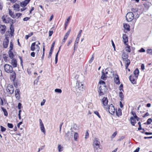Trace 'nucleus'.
<instances>
[{
    "instance_id": "23",
    "label": "nucleus",
    "mask_w": 152,
    "mask_h": 152,
    "mask_svg": "<svg viewBox=\"0 0 152 152\" xmlns=\"http://www.w3.org/2000/svg\"><path fill=\"white\" fill-rule=\"evenodd\" d=\"M19 5L17 4H15L13 5L14 10L17 11H19L20 10Z\"/></svg>"
},
{
    "instance_id": "2",
    "label": "nucleus",
    "mask_w": 152,
    "mask_h": 152,
    "mask_svg": "<svg viewBox=\"0 0 152 152\" xmlns=\"http://www.w3.org/2000/svg\"><path fill=\"white\" fill-rule=\"evenodd\" d=\"M99 84L100 85L98 90L99 95H104L107 92V87L106 86L105 82L103 80H100L99 82Z\"/></svg>"
},
{
    "instance_id": "43",
    "label": "nucleus",
    "mask_w": 152,
    "mask_h": 152,
    "mask_svg": "<svg viewBox=\"0 0 152 152\" xmlns=\"http://www.w3.org/2000/svg\"><path fill=\"white\" fill-rule=\"evenodd\" d=\"M117 134V132L115 131V132L112 135V136L111 137V139H113L116 136V135Z\"/></svg>"
},
{
    "instance_id": "51",
    "label": "nucleus",
    "mask_w": 152,
    "mask_h": 152,
    "mask_svg": "<svg viewBox=\"0 0 152 152\" xmlns=\"http://www.w3.org/2000/svg\"><path fill=\"white\" fill-rule=\"evenodd\" d=\"M152 121V119L151 118H149L148 119L147 121V123L148 124H149L151 123Z\"/></svg>"
},
{
    "instance_id": "3",
    "label": "nucleus",
    "mask_w": 152,
    "mask_h": 152,
    "mask_svg": "<svg viewBox=\"0 0 152 152\" xmlns=\"http://www.w3.org/2000/svg\"><path fill=\"white\" fill-rule=\"evenodd\" d=\"M131 11H132L131 12L134 13L135 19L138 18L140 15L142 13L140 6H139L138 8H136L134 7H132Z\"/></svg>"
},
{
    "instance_id": "56",
    "label": "nucleus",
    "mask_w": 152,
    "mask_h": 152,
    "mask_svg": "<svg viewBox=\"0 0 152 152\" xmlns=\"http://www.w3.org/2000/svg\"><path fill=\"white\" fill-rule=\"evenodd\" d=\"M30 19V17H26L24 18L23 19V20L24 21H27Z\"/></svg>"
},
{
    "instance_id": "4",
    "label": "nucleus",
    "mask_w": 152,
    "mask_h": 152,
    "mask_svg": "<svg viewBox=\"0 0 152 152\" xmlns=\"http://www.w3.org/2000/svg\"><path fill=\"white\" fill-rule=\"evenodd\" d=\"M40 43L39 41H37L32 43L30 47V50L31 51H35L36 53L38 54L40 50Z\"/></svg>"
},
{
    "instance_id": "28",
    "label": "nucleus",
    "mask_w": 152,
    "mask_h": 152,
    "mask_svg": "<svg viewBox=\"0 0 152 152\" xmlns=\"http://www.w3.org/2000/svg\"><path fill=\"white\" fill-rule=\"evenodd\" d=\"M102 75L101 77V78L104 80H105V79L107 78V75H105V74L104 73V71H102Z\"/></svg>"
},
{
    "instance_id": "36",
    "label": "nucleus",
    "mask_w": 152,
    "mask_h": 152,
    "mask_svg": "<svg viewBox=\"0 0 152 152\" xmlns=\"http://www.w3.org/2000/svg\"><path fill=\"white\" fill-rule=\"evenodd\" d=\"M1 109L4 112V115L6 116H7L8 114L6 110L3 107H1Z\"/></svg>"
},
{
    "instance_id": "48",
    "label": "nucleus",
    "mask_w": 152,
    "mask_h": 152,
    "mask_svg": "<svg viewBox=\"0 0 152 152\" xmlns=\"http://www.w3.org/2000/svg\"><path fill=\"white\" fill-rule=\"evenodd\" d=\"M22 14L21 13H16L15 15V18L17 17V18H19L21 15Z\"/></svg>"
},
{
    "instance_id": "11",
    "label": "nucleus",
    "mask_w": 152,
    "mask_h": 152,
    "mask_svg": "<svg viewBox=\"0 0 152 152\" xmlns=\"http://www.w3.org/2000/svg\"><path fill=\"white\" fill-rule=\"evenodd\" d=\"M100 142L96 138L94 140L93 145L95 150H98L99 148Z\"/></svg>"
},
{
    "instance_id": "29",
    "label": "nucleus",
    "mask_w": 152,
    "mask_h": 152,
    "mask_svg": "<svg viewBox=\"0 0 152 152\" xmlns=\"http://www.w3.org/2000/svg\"><path fill=\"white\" fill-rule=\"evenodd\" d=\"M139 71L137 68L136 69L134 72V76H136V77H138L139 75Z\"/></svg>"
},
{
    "instance_id": "32",
    "label": "nucleus",
    "mask_w": 152,
    "mask_h": 152,
    "mask_svg": "<svg viewBox=\"0 0 152 152\" xmlns=\"http://www.w3.org/2000/svg\"><path fill=\"white\" fill-rule=\"evenodd\" d=\"M13 35H14V34ZM12 36H11V34H10V31H7L6 32V34L5 35V38H6V37H7V38L9 39V37H11Z\"/></svg>"
},
{
    "instance_id": "16",
    "label": "nucleus",
    "mask_w": 152,
    "mask_h": 152,
    "mask_svg": "<svg viewBox=\"0 0 152 152\" xmlns=\"http://www.w3.org/2000/svg\"><path fill=\"white\" fill-rule=\"evenodd\" d=\"M15 96L17 99L19 100L20 99V92L19 89H15Z\"/></svg>"
},
{
    "instance_id": "41",
    "label": "nucleus",
    "mask_w": 152,
    "mask_h": 152,
    "mask_svg": "<svg viewBox=\"0 0 152 152\" xmlns=\"http://www.w3.org/2000/svg\"><path fill=\"white\" fill-rule=\"evenodd\" d=\"M40 129L41 131L43 132L44 134H45V128L44 125L42 126H40Z\"/></svg>"
},
{
    "instance_id": "55",
    "label": "nucleus",
    "mask_w": 152,
    "mask_h": 152,
    "mask_svg": "<svg viewBox=\"0 0 152 152\" xmlns=\"http://www.w3.org/2000/svg\"><path fill=\"white\" fill-rule=\"evenodd\" d=\"M138 51L141 53L144 52H145V50L143 48H141Z\"/></svg>"
},
{
    "instance_id": "19",
    "label": "nucleus",
    "mask_w": 152,
    "mask_h": 152,
    "mask_svg": "<svg viewBox=\"0 0 152 152\" xmlns=\"http://www.w3.org/2000/svg\"><path fill=\"white\" fill-rule=\"evenodd\" d=\"M55 42L54 41L52 43L50 52L49 53L48 57H51L52 54V52L53 50L55 44Z\"/></svg>"
},
{
    "instance_id": "63",
    "label": "nucleus",
    "mask_w": 152,
    "mask_h": 152,
    "mask_svg": "<svg viewBox=\"0 0 152 152\" xmlns=\"http://www.w3.org/2000/svg\"><path fill=\"white\" fill-rule=\"evenodd\" d=\"M45 100L44 99L42 101L41 103V106H42L45 103Z\"/></svg>"
},
{
    "instance_id": "49",
    "label": "nucleus",
    "mask_w": 152,
    "mask_h": 152,
    "mask_svg": "<svg viewBox=\"0 0 152 152\" xmlns=\"http://www.w3.org/2000/svg\"><path fill=\"white\" fill-rule=\"evenodd\" d=\"M94 113L99 118H101V116L100 115L99 113L97 111H94Z\"/></svg>"
},
{
    "instance_id": "5",
    "label": "nucleus",
    "mask_w": 152,
    "mask_h": 152,
    "mask_svg": "<svg viewBox=\"0 0 152 152\" xmlns=\"http://www.w3.org/2000/svg\"><path fill=\"white\" fill-rule=\"evenodd\" d=\"M128 55L125 52L123 53L121 55V57L123 61H125V66L126 68L128 67L130 64V61L129 59H128Z\"/></svg>"
},
{
    "instance_id": "15",
    "label": "nucleus",
    "mask_w": 152,
    "mask_h": 152,
    "mask_svg": "<svg viewBox=\"0 0 152 152\" xmlns=\"http://www.w3.org/2000/svg\"><path fill=\"white\" fill-rule=\"evenodd\" d=\"M138 77L131 75L129 77V79L131 83L133 84H136L137 83V79Z\"/></svg>"
},
{
    "instance_id": "10",
    "label": "nucleus",
    "mask_w": 152,
    "mask_h": 152,
    "mask_svg": "<svg viewBox=\"0 0 152 152\" xmlns=\"http://www.w3.org/2000/svg\"><path fill=\"white\" fill-rule=\"evenodd\" d=\"M108 99L107 97H103L102 99V103L103 106L106 110H107L108 109L107 104L108 103Z\"/></svg>"
},
{
    "instance_id": "17",
    "label": "nucleus",
    "mask_w": 152,
    "mask_h": 152,
    "mask_svg": "<svg viewBox=\"0 0 152 152\" xmlns=\"http://www.w3.org/2000/svg\"><path fill=\"white\" fill-rule=\"evenodd\" d=\"M7 30V27L6 26L4 25H0V33L3 34H4Z\"/></svg>"
},
{
    "instance_id": "58",
    "label": "nucleus",
    "mask_w": 152,
    "mask_h": 152,
    "mask_svg": "<svg viewBox=\"0 0 152 152\" xmlns=\"http://www.w3.org/2000/svg\"><path fill=\"white\" fill-rule=\"evenodd\" d=\"M123 85L122 84H121L119 87V90L120 91L122 90L123 91H124V90L123 89Z\"/></svg>"
},
{
    "instance_id": "31",
    "label": "nucleus",
    "mask_w": 152,
    "mask_h": 152,
    "mask_svg": "<svg viewBox=\"0 0 152 152\" xmlns=\"http://www.w3.org/2000/svg\"><path fill=\"white\" fill-rule=\"evenodd\" d=\"M125 45H126V46L125 47L126 51L128 53H130L131 50L130 46L128 44Z\"/></svg>"
},
{
    "instance_id": "59",
    "label": "nucleus",
    "mask_w": 152,
    "mask_h": 152,
    "mask_svg": "<svg viewBox=\"0 0 152 152\" xmlns=\"http://www.w3.org/2000/svg\"><path fill=\"white\" fill-rule=\"evenodd\" d=\"M78 42L79 41H78L77 42V41H76V40H75V44H74V50L75 49V47H77V44H78Z\"/></svg>"
},
{
    "instance_id": "47",
    "label": "nucleus",
    "mask_w": 152,
    "mask_h": 152,
    "mask_svg": "<svg viewBox=\"0 0 152 152\" xmlns=\"http://www.w3.org/2000/svg\"><path fill=\"white\" fill-rule=\"evenodd\" d=\"M0 128H1V131L2 132H5L6 130V128L2 126H0Z\"/></svg>"
},
{
    "instance_id": "25",
    "label": "nucleus",
    "mask_w": 152,
    "mask_h": 152,
    "mask_svg": "<svg viewBox=\"0 0 152 152\" xmlns=\"http://www.w3.org/2000/svg\"><path fill=\"white\" fill-rule=\"evenodd\" d=\"M115 112L116 115L117 116L119 117L122 115L121 110L120 108H118L117 110H116Z\"/></svg>"
},
{
    "instance_id": "21",
    "label": "nucleus",
    "mask_w": 152,
    "mask_h": 152,
    "mask_svg": "<svg viewBox=\"0 0 152 152\" xmlns=\"http://www.w3.org/2000/svg\"><path fill=\"white\" fill-rule=\"evenodd\" d=\"M16 77V74L15 72L14 71H13V72L12 73V74L10 76V78L12 81H14L15 80Z\"/></svg>"
},
{
    "instance_id": "35",
    "label": "nucleus",
    "mask_w": 152,
    "mask_h": 152,
    "mask_svg": "<svg viewBox=\"0 0 152 152\" xmlns=\"http://www.w3.org/2000/svg\"><path fill=\"white\" fill-rule=\"evenodd\" d=\"M61 47V46L59 47V50H58V52L56 53V57H55V63H56V64L57 62L58 57V53L60 50Z\"/></svg>"
},
{
    "instance_id": "61",
    "label": "nucleus",
    "mask_w": 152,
    "mask_h": 152,
    "mask_svg": "<svg viewBox=\"0 0 152 152\" xmlns=\"http://www.w3.org/2000/svg\"><path fill=\"white\" fill-rule=\"evenodd\" d=\"M69 132H68L66 133L65 134V136L66 137H68L69 136Z\"/></svg>"
},
{
    "instance_id": "30",
    "label": "nucleus",
    "mask_w": 152,
    "mask_h": 152,
    "mask_svg": "<svg viewBox=\"0 0 152 152\" xmlns=\"http://www.w3.org/2000/svg\"><path fill=\"white\" fill-rule=\"evenodd\" d=\"M9 15L11 17L14 18H15V15L14 14V12H12V11L9 9Z\"/></svg>"
},
{
    "instance_id": "14",
    "label": "nucleus",
    "mask_w": 152,
    "mask_h": 152,
    "mask_svg": "<svg viewBox=\"0 0 152 152\" xmlns=\"http://www.w3.org/2000/svg\"><path fill=\"white\" fill-rule=\"evenodd\" d=\"M113 76L115 83L117 84H119L120 82L118 75L117 73L113 74Z\"/></svg>"
},
{
    "instance_id": "44",
    "label": "nucleus",
    "mask_w": 152,
    "mask_h": 152,
    "mask_svg": "<svg viewBox=\"0 0 152 152\" xmlns=\"http://www.w3.org/2000/svg\"><path fill=\"white\" fill-rule=\"evenodd\" d=\"M94 54H93L91 57V58L90 59V60L89 61V64H91V63L93 62L94 58Z\"/></svg>"
},
{
    "instance_id": "20",
    "label": "nucleus",
    "mask_w": 152,
    "mask_h": 152,
    "mask_svg": "<svg viewBox=\"0 0 152 152\" xmlns=\"http://www.w3.org/2000/svg\"><path fill=\"white\" fill-rule=\"evenodd\" d=\"M11 64L13 67H16L17 66V61L15 59H12L11 60Z\"/></svg>"
},
{
    "instance_id": "46",
    "label": "nucleus",
    "mask_w": 152,
    "mask_h": 152,
    "mask_svg": "<svg viewBox=\"0 0 152 152\" xmlns=\"http://www.w3.org/2000/svg\"><path fill=\"white\" fill-rule=\"evenodd\" d=\"M146 52L148 54H152V49H148L146 50Z\"/></svg>"
},
{
    "instance_id": "50",
    "label": "nucleus",
    "mask_w": 152,
    "mask_h": 152,
    "mask_svg": "<svg viewBox=\"0 0 152 152\" xmlns=\"http://www.w3.org/2000/svg\"><path fill=\"white\" fill-rule=\"evenodd\" d=\"M55 91L56 92H57L59 93H61L62 92V91L60 89H56L55 90Z\"/></svg>"
},
{
    "instance_id": "62",
    "label": "nucleus",
    "mask_w": 152,
    "mask_h": 152,
    "mask_svg": "<svg viewBox=\"0 0 152 152\" xmlns=\"http://www.w3.org/2000/svg\"><path fill=\"white\" fill-rule=\"evenodd\" d=\"M45 145H43V146H42L40 148H39V149H38V152H39L40 151V150H42L43 149H44V147H45Z\"/></svg>"
},
{
    "instance_id": "38",
    "label": "nucleus",
    "mask_w": 152,
    "mask_h": 152,
    "mask_svg": "<svg viewBox=\"0 0 152 152\" xmlns=\"http://www.w3.org/2000/svg\"><path fill=\"white\" fill-rule=\"evenodd\" d=\"M54 27H52L50 29V30L49 32V36H51L53 33V30L54 29Z\"/></svg>"
},
{
    "instance_id": "33",
    "label": "nucleus",
    "mask_w": 152,
    "mask_h": 152,
    "mask_svg": "<svg viewBox=\"0 0 152 152\" xmlns=\"http://www.w3.org/2000/svg\"><path fill=\"white\" fill-rule=\"evenodd\" d=\"M119 95V96L121 98L120 100L121 101H122L124 99V95L122 91L120 92Z\"/></svg>"
},
{
    "instance_id": "9",
    "label": "nucleus",
    "mask_w": 152,
    "mask_h": 152,
    "mask_svg": "<svg viewBox=\"0 0 152 152\" xmlns=\"http://www.w3.org/2000/svg\"><path fill=\"white\" fill-rule=\"evenodd\" d=\"M135 15L132 12L128 13L126 16V20L128 22H130L132 20L134 17Z\"/></svg>"
},
{
    "instance_id": "22",
    "label": "nucleus",
    "mask_w": 152,
    "mask_h": 152,
    "mask_svg": "<svg viewBox=\"0 0 152 152\" xmlns=\"http://www.w3.org/2000/svg\"><path fill=\"white\" fill-rule=\"evenodd\" d=\"M30 1H24L20 3V5L22 7H24L29 3Z\"/></svg>"
},
{
    "instance_id": "40",
    "label": "nucleus",
    "mask_w": 152,
    "mask_h": 152,
    "mask_svg": "<svg viewBox=\"0 0 152 152\" xmlns=\"http://www.w3.org/2000/svg\"><path fill=\"white\" fill-rule=\"evenodd\" d=\"M78 137V134L77 132H75L74 134V139L75 141H77Z\"/></svg>"
},
{
    "instance_id": "27",
    "label": "nucleus",
    "mask_w": 152,
    "mask_h": 152,
    "mask_svg": "<svg viewBox=\"0 0 152 152\" xmlns=\"http://www.w3.org/2000/svg\"><path fill=\"white\" fill-rule=\"evenodd\" d=\"M8 55L9 57L11 59H13L14 57V54L12 50H9L8 52Z\"/></svg>"
},
{
    "instance_id": "6",
    "label": "nucleus",
    "mask_w": 152,
    "mask_h": 152,
    "mask_svg": "<svg viewBox=\"0 0 152 152\" xmlns=\"http://www.w3.org/2000/svg\"><path fill=\"white\" fill-rule=\"evenodd\" d=\"M151 5V3L148 1H146L145 2H144L143 5L140 6L142 13L148 10Z\"/></svg>"
},
{
    "instance_id": "57",
    "label": "nucleus",
    "mask_w": 152,
    "mask_h": 152,
    "mask_svg": "<svg viewBox=\"0 0 152 152\" xmlns=\"http://www.w3.org/2000/svg\"><path fill=\"white\" fill-rule=\"evenodd\" d=\"M22 104L21 103H19L18 104V107L19 109H21V107H22Z\"/></svg>"
},
{
    "instance_id": "64",
    "label": "nucleus",
    "mask_w": 152,
    "mask_h": 152,
    "mask_svg": "<svg viewBox=\"0 0 152 152\" xmlns=\"http://www.w3.org/2000/svg\"><path fill=\"white\" fill-rule=\"evenodd\" d=\"M141 69L142 70H143L145 69V66L144 64H142L141 66Z\"/></svg>"
},
{
    "instance_id": "1",
    "label": "nucleus",
    "mask_w": 152,
    "mask_h": 152,
    "mask_svg": "<svg viewBox=\"0 0 152 152\" xmlns=\"http://www.w3.org/2000/svg\"><path fill=\"white\" fill-rule=\"evenodd\" d=\"M3 22L6 23H10V34L11 36H12L14 34V29L13 24V20L10 18L9 17L8 15H4L1 18Z\"/></svg>"
},
{
    "instance_id": "18",
    "label": "nucleus",
    "mask_w": 152,
    "mask_h": 152,
    "mask_svg": "<svg viewBox=\"0 0 152 152\" xmlns=\"http://www.w3.org/2000/svg\"><path fill=\"white\" fill-rule=\"evenodd\" d=\"M123 41L124 44H127L128 42V38L126 34H124L123 35Z\"/></svg>"
},
{
    "instance_id": "52",
    "label": "nucleus",
    "mask_w": 152,
    "mask_h": 152,
    "mask_svg": "<svg viewBox=\"0 0 152 152\" xmlns=\"http://www.w3.org/2000/svg\"><path fill=\"white\" fill-rule=\"evenodd\" d=\"M7 126L10 128H12L13 127V125L12 124L8 123Z\"/></svg>"
},
{
    "instance_id": "42",
    "label": "nucleus",
    "mask_w": 152,
    "mask_h": 152,
    "mask_svg": "<svg viewBox=\"0 0 152 152\" xmlns=\"http://www.w3.org/2000/svg\"><path fill=\"white\" fill-rule=\"evenodd\" d=\"M13 44L12 42H10V47H9L10 50H12L13 49Z\"/></svg>"
},
{
    "instance_id": "24",
    "label": "nucleus",
    "mask_w": 152,
    "mask_h": 152,
    "mask_svg": "<svg viewBox=\"0 0 152 152\" xmlns=\"http://www.w3.org/2000/svg\"><path fill=\"white\" fill-rule=\"evenodd\" d=\"M130 122L132 126H134L136 123V118L134 117H131L130 118Z\"/></svg>"
},
{
    "instance_id": "37",
    "label": "nucleus",
    "mask_w": 152,
    "mask_h": 152,
    "mask_svg": "<svg viewBox=\"0 0 152 152\" xmlns=\"http://www.w3.org/2000/svg\"><path fill=\"white\" fill-rule=\"evenodd\" d=\"M58 149L59 152H61L63 151V147L61 145H58Z\"/></svg>"
},
{
    "instance_id": "13",
    "label": "nucleus",
    "mask_w": 152,
    "mask_h": 152,
    "mask_svg": "<svg viewBox=\"0 0 152 152\" xmlns=\"http://www.w3.org/2000/svg\"><path fill=\"white\" fill-rule=\"evenodd\" d=\"M9 39L7 37H6L4 39L2 44L3 47L4 48H7L9 43Z\"/></svg>"
},
{
    "instance_id": "26",
    "label": "nucleus",
    "mask_w": 152,
    "mask_h": 152,
    "mask_svg": "<svg viewBox=\"0 0 152 152\" xmlns=\"http://www.w3.org/2000/svg\"><path fill=\"white\" fill-rule=\"evenodd\" d=\"M124 28L127 31H129L130 30V26L128 24L124 23Z\"/></svg>"
},
{
    "instance_id": "54",
    "label": "nucleus",
    "mask_w": 152,
    "mask_h": 152,
    "mask_svg": "<svg viewBox=\"0 0 152 152\" xmlns=\"http://www.w3.org/2000/svg\"><path fill=\"white\" fill-rule=\"evenodd\" d=\"M133 116L132 117H134V118H137V115H136L135 113L134 112L132 111L131 112Z\"/></svg>"
},
{
    "instance_id": "39",
    "label": "nucleus",
    "mask_w": 152,
    "mask_h": 152,
    "mask_svg": "<svg viewBox=\"0 0 152 152\" xmlns=\"http://www.w3.org/2000/svg\"><path fill=\"white\" fill-rule=\"evenodd\" d=\"M70 31H71V29H70L68 31L66 32V34L64 36V38H65L66 39H67L68 36H69V34L70 32Z\"/></svg>"
},
{
    "instance_id": "7",
    "label": "nucleus",
    "mask_w": 152,
    "mask_h": 152,
    "mask_svg": "<svg viewBox=\"0 0 152 152\" xmlns=\"http://www.w3.org/2000/svg\"><path fill=\"white\" fill-rule=\"evenodd\" d=\"M4 71L8 73H12L13 71L12 66L8 64H6L4 65Z\"/></svg>"
},
{
    "instance_id": "8",
    "label": "nucleus",
    "mask_w": 152,
    "mask_h": 152,
    "mask_svg": "<svg viewBox=\"0 0 152 152\" xmlns=\"http://www.w3.org/2000/svg\"><path fill=\"white\" fill-rule=\"evenodd\" d=\"M6 90L8 94H13L14 92L13 86L10 84H8L6 87Z\"/></svg>"
},
{
    "instance_id": "53",
    "label": "nucleus",
    "mask_w": 152,
    "mask_h": 152,
    "mask_svg": "<svg viewBox=\"0 0 152 152\" xmlns=\"http://www.w3.org/2000/svg\"><path fill=\"white\" fill-rule=\"evenodd\" d=\"M70 20V17H69L66 20V21L65 22V24L68 25L69 23Z\"/></svg>"
},
{
    "instance_id": "34",
    "label": "nucleus",
    "mask_w": 152,
    "mask_h": 152,
    "mask_svg": "<svg viewBox=\"0 0 152 152\" xmlns=\"http://www.w3.org/2000/svg\"><path fill=\"white\" fill-rule=\"evenodd\" d=\"M13 81V84L14 87L17 88L18 87V85L19 84L17 80H14Z\"/></svg>"
},
{
    "instance_id": "60",
    "label": "nucleus",
    "mask_w": 152,
    "mask_h": 152,
    "mask_svg": "<svg viewBox=\"0 0 152 152\" xmlns=\"http://www.w3.org/2000/svg\"><path fill=\"white\" fill-rule=\"evenodd\" d=\"M35 53L33 51L31 53V55L33 57H34L35 56Z\"/></svg>"
},
{
    "instance_id": "45",
    "label": "nucleus",
    "mask_w": 152,
    "mask_h": 152,
    "mask_svg": "<svg viewBox=\"0 0 152 152\" xmlns=\"http://www.w3.org/2000/svg\"><path fill=\"white\" fill-rule=\"evenodd\" d=\"M88 130H87L86 132L85 135V138L86 139H87L89 137V134L88 133Z\"/></svg>"
},
{
    "instance_id": "12",
    "label": "nucleus",
    "mask_w": 152,
    "mask_h": 152,
    "mask_svg": "<svg viewBox=\"0 0 152 152\" xmlns=\"http://www.w3.org/2000/svg\"><path fill=\"white\" fill-rule=\"evenodd\" d=\"M107 110L110 114L113 115L114 114L116 110L113 105L111 104L108 106Z\"/></svg>"
}]
</instances>
